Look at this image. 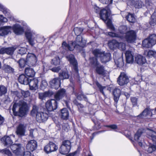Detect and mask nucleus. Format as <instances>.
<instances>
[{"instance_id": "obj_27", "label": "nucleus", "mask_w": 156, "mask_h": 156, "mask_svg": "<svg viewBox=\"0 0 156 156\" xmlns=\"http://www.w3.org/2000/svg\"><path fill=\"white\" fill-rule=\"evenodd\" d=\"M143 133L144 130L143 129H139L135 134L134 136V140L138 142L139 145L141 147L142 146V144L141 142L139 141V139Z\"/></svg>"}, {"instance_id": "obj_54", "label": "nucleus", "mask_w": 156, "mask_h": 156, "mask_svg": "<svg viewBox=\"0 0 156 156\" xmlns=\"http://www.w3.org/2000/svg\"><path fill=\"white\" fill-rule=\"evenodd\" d=\"M38 108L36 105H34L33 107V109L31 111V113L32 115H34L35 114H37L38 112H38Z\"/></svg>"}, {"instance_id": "obj_12", "label": "nucleus", "mask_w": 156, "mask_h": 156, "mask_svg": "<svg viewBox=\"0 0 156 156\" xmlns=\"http://www.w3.org/2000/svg\"><path fill=\"white\" fill-rule=\"evenodd\" d=\"M45 105L48 111H52L57 109L58 107V103L55 100L51 99L47 101Z\"/></svg>"}, {"instance_id": "obj_59", "label": "nucleus", "mask_w": 156, "mask_h": 156, "mask_svg": "<svg viewBox=\"0 0 156 156\" xmlns=\"http://www.w3.org/2000/svg\"><path fill=\"white\" fill-rule=\"evenodd\" d=\"M38 96L39 98L41 100H43L47 97L45 92L44 93H39Z\"/></svg>"}, {"instance_id": "obj_42", "label": "nucleus", "mask_w": 156, "mask_h": 156, "mask_svg": "<svg viewBox=\"0 0 156 156\" xmlns=\"http://www.w3.org/2000/svg\"><path fill=\"white\" fill-rule=\"evenodd\" d=\"M115 64L117 67H122L124 64L123 59L121 58H118L117 59H114Z\"/></svg>"}, {"instance_id": "obj_8", "label": "nucleus", "mask_w": 156, "mask_h": 156, "mask_svg": "<svg viewBox=\"0 0 156 156\" xmlns=\"http://www.w3.org/2000/svg\"><path fill=\"white\" fill-rule=\"evenodd\" d=\"M129 81L126 74L124 72H121L117 78V83L119 85L122 86L126 85Z\"/></svg>"}, {"instance_id": "obj_24", "label": "nucleus", "mask_w": 156, "mask_h": 156, "mask_svg": "<svg viewBox=\"0 0 156 156\" xmlns=\"http://www.w3.org/2000/svg\"><path fill=\"white\" fill-rule=\"evenodd\" d=\"M135 61L140 65L145 66L147 64L145 58L140 55H138L135 57Z\"/></svg>"}, {"instance_id": "obj_49", "label": "nucleus", "mask_w": 156, "mask_h": 156, "mask_svg": "<svg viewBox=\"0 0 156 156\" xmlns=\"http://www.w3.org/2000/svg\"><path fill=\"white\" fill-rule=\"evenodd\" d=\"M19 63V66L21 68L24 67L27 64L26 60H25L24 59L21 58L17 61Z\"/></svg>"}, {"instance_id": "obj_34", "label": "nucleus", "mask_w": 156, "mask_h": 156, "mask_svg": "<svg viewBox=\"0 0 156 156\" xmlns=\"http://www.w3.org/2000/svg\"><path fill=\"white\" fill-rule=\"evenodd\" d=\"M89 62L90 64L93 67H96L100 64L97 58L95 57H92L90 58Z\"/></svg>"}, {"instance_id": "obj_37", "label": "nucleus", "mask_w": 156, "mask_h": 156, "mask_svg": "<svg viewBox=\"0 0 156 156\" xmlns=\"http://www.w3.org/2000/svg\"><path fill=\"white\" fill-rule=\"evenodd\" d=\"M154 45L148 39L146 38L142 42V46L143 47L146 48H150Z\"/></svg>"}, {"instance_id": "obj_53", "label": "nucleus", "mask_w": 156, "mask_h": 156, "mask_svg": "<svg viewBox=\"0 0 156 156\" xmlns=\"http://www.w3.org/2000/svg\"><path fill=\"white\" fill-rule=\"evenodd\" d=\"M48 85L47 82L45 80H42L40 85V88L41 90H44Z\"/></svg>"}, {"instance_id": "obj_13", "label": "nucleus", "mask_w": 156, "mask_h": 156, "mask_svg": "<svg viewBox=\"0 0 156 156\" xmlns=\"http://www.w3.org/2000/svg\"><path fill=\"white\" fill-rule=\"evenodd\" d=\"M58 146L52 142H50L44 148V151L47 154L55 151L58 149Z\"/></svg>"}, {"instance_id": "obj_18", "label": "nucleus", "mask_w": 156, "mask_h": 156, "mask_svg": "<svg viewBox=\"0 0 156 156\" xmlns=\"http://www.w3.org/2000/svg\"><path fill=\"white\" fill-rule=\"evenodd\" d=\"M153 111L154 109H151L148 108H146L141 113L137 116V117L143 118L148 116H151L152 115L154 114V112H153Z\"/></svg>"}, {"instance_id": "obj_61", "label": "nucleus", "mask_w": 156, "mask_h": 156, "mask_svg": "<svg viewBox=\"0 0 156 156\" xmlns=\"http://www.w3.org/2000/svg\"><path fill=\"white\" fill-rule=\"evenodd\" d=\"M47 97H51L54 94V92L51 90L45 92Z\"/></svg>"}, {"instance_id": "obj_3", "label": "nucleus", "mask_w": 156, "mask_h": 156, "mask_svg": "<svg viewBox=\"0 0 156 156\" xmlns=\"http://www.w3.org/2000/svg\"><path fill=\"white\" fill-rule=\"evenodd\" d=\"M65 97V99L63 100L65 103L66 105L68 108L69 107V103L70 102V98L69 97L66 95V90L63 88L60 89L54 94V99L57 102L62 100L64 97Z\"/></svg>"}, {"instance_id": "obj_56", "label": "nucleus", "mask_w": 156, "mask_h": 156, "mask_svg": "<svg viewBox=\"0 0 156 156\" xmlns=\"http://www.w3.org/2000/svg\"><path fill=\"white\" fill-rule=\"evenodd\" d=\"M156 149V147L154 145H151L148 147L147 151L149 153H151L155 151Z\"/></svg>"}, {"instance_id": "obj_4", "label": "nucleus", "mask_w": 156, "mask_h": 156, "mask_svg": "<svg viewBox=\"0 0 156 156\" xmlns=\"http://www.w3.org/2000/svg\"><path fill=\"white\" fill-rule=\"evenodd\" d=\"M119 37L123 40L128 43H132L136 40V34L134 30H129L124 36H120Z\"/></svg>"}, {"instance_id": "obj_62", "label": "nucleus", "mask_w": 156, "mask_h": 156, "mask_svg": "<svg viewBox=\"0 0 156 156\" xmlns=\"http://www.w3.org/2000/svg\"><path fill=\"white\" fill-rule=\"evenodd\" d=\"M156 54V52L152 50H149L147 54V56L149 57L154 56Z\"/></svg>"}, {"instance_id": "obj_14", "label": "nucleus", "mask_w": 156, "mask_h": 156, "mask_svg": "<svg viewBox=\"0 0 156 156\" xmlns=\"http://www.w3.org/2000/svg\"><path fill=\"white\" fill-rule=\"evenodd\" d=\"M48 117L47 113L42 112H38L36 115V119L39 122H43L47 120Z\"/></svg>"}, {"instance_id": "obj_16", "label": "nucleus", "mask_w": 156, "mask_h": 156, "mask_svg": "<svg viewBox=\"0 0 156 156\" xmlns=\"http://www.w3.org/2000/svg\"><path fill=\"white\" fill-rule=\"evenodd\" d=\"M37 147V144L36 141L31 140L28 142L26 145L27 149L29 151H33Z\"/></svg>"}, {"instance_id": "obj_50", "label": "nucleus", "mask_w": 156, "mask_h": 156, "mask_svg": "<svg viewBox=\"0 0 156 156\" xmlns=\"http://www.w3.org/2000/svg\"><path fill=\"white\" fill-rule=\"evenodd\" d=\"M134 5L135 8L139 9L142 7L144 4L141 1H137L135 2Z\"/></svg>"}, {"instance_id": "obj_52", "label": "nucleus", "mask_w": 156, "mask_h": 156, "mask_svg": "<svg viewBox=\"0 0 156 156\" xmlns=\"http://www.w3.org/2000/svg\"><path fill=\"white\" fill-rule=\"evenodd\" d=\"M83 30L82 28L78 27L75 28L74 29V32L77 36H80V34L82 32Z\"/></svg>"}, {"instance_id": "obj_47", "label": "nucleus", "mask_w": 156, "mask_h": 156, "mask_svg": "<svg viewBox=\"0 0 156 156\" xmlns=\"http://www.w3.org/2000/svg\"><path fill=\"white\" fill-rule=\"evenodd\" d=\"M148 38L154 45L156 44V34H151Z\"/></svg>"}, {"instance_id": "obj_2", "label": "nucleus", "mask_w": 156, "mask_h": 156, "mask_svg": "<svg viewBox=\"0 0 156 156\" xmlns=\"http://www.w3.org/2000/svg\"><path fill=\"white\" fill-rule=\"evenodd\" d=\"M111 13L110 9L108 8H105L100 10L99 16L101 19L106 23L108 27L112 30H114L115 29L112 24L111 20L109 18Z\"/></svg>"}, {"instance_id": "obj_43", "label": "nucleus", "mask_w": 156, "mask_h": 156, "mask_svg": "<svg viewBox=\"0 0 156 156\" xmlns=\"http://www.w3.org/2000/svg\"><path fill=\"white\" fill-rule=\"evenodd\" d=\"M103 52H102L99 49H95L93 51V54L96 58H100L103 55L102 53Z\"/></svg>"}, {"instance_id": "obj_7", "label": "nucleus", "mask_w": 156, "mask_h": 156, "mask_svg": "<svg viewBox=\"0 0 156 156\" xmlns=\"http://www.w3.org/2000/svg\"><path fill=\"white\" fill-rule=\"evenodd\" d=\"M71 44L74 46L75 48L80 50L86 45V41L83 40V38L81 36H78L76 40L74 42L71 41Z\"/></svg>"}, {"instance_id": "obj_30", "label": "nucleus", "mask_w": 156, "mask_h": 156, "mask_svg": "<svg viewBox=\"0 0 156 156\" xmlns=\"http://www.w3.org/2000/svg\"><path fill=\"white\" fill-rule=\"evenodd\" d=\"M25 73L29 77H33L35 76V72L33 68L30 67H26L25 69Z\"/></svg>"}, {"instance_id": "obj_55", "label": "nucleus", "mask_w": 156, "mask_h": 156, "mask_svg": "<svg viewBox=\"0 0 156 156\" xmlns=\"http://www.w3.org/2000/svg\"><path fill=\"white\" fill-rule=\"evenodd\" d=\"M73 93L76 96L77 99L81 101L82 100L83 97H84V94L83 92H81L80 94H79L74 92Z\"/></svg>"}, {"instance_id": "obj_1", "label": "nucleus", "mask_w": 156, "mask_h": 156, "mask_svg": "<svg viewBox=\"0 0 156 156\" xmlns=\"http://www.w3.org/2000/svg\"><path fill=\"white\" fill-rule=\"evenodd\" d=\"M19 107L18 104L15 103L13 106L12 109L14 115L15 116H19L20 117L24 116L28 110V107L27 103L23 100L19 101Z\"/></svg>"}, {"instance_id": "obj_60", "label": "nucleus", "mask_w": 156, "mask_h": 156, "mask_svg": "<svg viewBox=\"0 0 156 156\" xmlns=\"http://www.w3.org/2000/svg\"><path fill=\"white\" fill-rule=\"evenodd\" d=\"M113 0H99L101 3L103 4H112Z\"/></svg>"}, {"instance_id": "obj_31", "label": "nucleus", "mask_w": 156, "mask_h": 156, "mask_svg": "<svg viewBox=\"0 0 156 156\" xmlns=\"http://www.w3.org/2000/svg\"><path fill=\"white\" fill-rule=\"evenodd\" d=\"M69 76L70 75L67 71L63 70L59 73L58 78L60 80H63L68 79Z\"/></svg>"}, {"instance_id": "obj_22", "label": "nucleus", "mask_w": 156, "mask_h": 156, "mask_svg": "<svg viewBox=\"0 0 156 156\" xmlns=\"http://www.w3.org/2000/svg\"><path fill=\"white\" fill-rule=\"evenodd\" d=\"M12 27L10 26H5L0 27V35L5 36L11 33Z\"/></svg>"}, {"instance_id": "obj_41", "label": "nucleus", "mask_w": 156, "mask_h": 156, "mask_svg": "<svg viewBox=\"0 0 156 156\" xmlns=\"http://www.w3.org/2000/svg\"><path fill=\"white\" fill-rule=\"evenodd\" d=\"M126 18V19L130 23H133L135 21L134 15L133 14L129 13Z\"/></svg>"}, {"instance_id": "obj_25", "label": "nucleus", "mask_w": 156, "mask_h": 156, "mask_svg": "<svg viewBox=\"0 0 156 156\" xmlns=\"http://www.w3.org/2000/svg\"><path fill=\"white\" fill-rule=\"evenodd\" d=\"M95 68V71L97 73L104 77L106 76V71L103 66L100 64Z\"/></svg>"}, {"instance_id": "obj_51", "label": "nucleus", "mask_w": 156, "mask_h": 156, "mask_svg": "<svg viewBox=\"0 0 156 156\" xmlns=\"http://www.w3.org/2000/svg\"><path fill=\"white\" fill-rule=\"evenodd\" d=\"M27 51V49L25 47H21L19 49L18 51V54L22 55L25 54ZM17 55L16 56L18 55Z\"/></svg>"}, {"instance_id": "obj_33", "label": "nucleus", "mask_w": 156, "mask_h": 156, "mask_svg": "<svg viewBox=\"0 0 156 156\" xmlns=\"http://www.w3.org/2000/svg\"><path fill=\"white\" fill-rule=\"evenodd\" d=\"M126 62L130 63L133 61V56L132 52L130 51H127L125 53Z\"/></svg>"}, {"instance_id": "obj_40", "label": "nucleus", "mask_w": 156, "mask_h": 156, "mask_svg": "<svg viewBox=\"0 0 156 156\" xmlns=\"http://www.w3.org/2000/svg\"><path fill=\"white\" fill-rule=\"evenodd\" d=\"M119 31L120 33L122 34L121 36H124L128 30V28L126 26H122L120 27L119 28ZM120 35H119L118 37H119Z\"/></svg>"}, {"instance_id": "obj_21", "label": "nucleus", "mask_w": 156, "mask_h": 156, "mask_svg": "<svg viewBox=\"0 0 156 156\" xmlns=\"http://www.w3.org/2000/svg\"><path fill=\"white\" fill-rule=\"evenodd\" d=\"M50 87L56 90L57 89L60 85V80L58 78L53 79L49 82Z\"/></svg>"}, {"instance_id": "obj_5", "label": "nucleus", "mask_w": 156, "mask_h": 156, "mask_svg": "<svg viewBox=\"0 0 156 156\" xmlns=\"http://www.w3.org/2000/svg\"><path fill=\"white\" fill-rule=\"evenodd\" d=\"M10 148L16 156H23L25 149L21 144H13L10 146Z\"/></svg>"}, {"instance_id": "obj_26", "label": "nucleus", "mask_w": 156, "mask_h": 156, "mask_svg": "<svg viewBox=\"0 0 156 156\" xmlns=\"http://www.w3.org/2000/svg\"><path fill=\"white\" fill-rule=\"evenodd\" d=\"M3 144L5 146L8 147L12 145V140L10 138V137L9 136H5L3 137L1 140Z\"/></svg>"}, {"instance_id": "obj_63", "label": "nucleus", "mask_w": 156, "mask_h": 156, "mask_svg": "<svg viewBox=\"0 0 156 156\" xmlns=\"http://www.w3.org/2000/svg\"><path fill=\"white\" fill-rule=\"evenodd\" d=\"M25 34L28 40L32 38V34L31 32L29 31H27L25 32Z\"/></svg>"}, {"instance_id": "obj_48", "label": "nucleus", "mask_w": 156, "mask_h": 156, "mask_svg": "<svg viewBox=\"0 0 156 156\" xmlns=\"http://www.w3.org/2000/svg\"><path fill=\"white\" fill-rule=\"evenodd\" d=\"M7 91L6 87L2 85H0V96L5 94Z\"/></svg>"}, {"instance_id": "obj_46", "label": "nucleus", "mask_w": 156, "mask_h": 156, "mask_svg": "<svg viewBox=\"0 0 156 156\" xmlns=\"http://www.w3.org/2000/svg\"><path fill=\"white\" fill-rule=\"evenodd\" d=\"M60 59L58 56L55 57L54 58L52 59L51 61V63L57 66L60 64Z\"/></svg>"}, {"instance_id": "obj_29", "label": "nucleus", "mask_w": 156, "mask_h": 156, "mask_svg": "<svg viewBox=\"0 0 156 156\" xmlns=\"http://www.w3.org/2000/svg\"><path fill=\"white\" fill-rule=\"evenodd\" d=\"M61 117L64 120H67L69 118V112L67 108H64L61 109Z\"/></svg>"}, {"instance_id": "obj_15", "label": "nucleus", "mask_w": 156, "mask_h": 156, "mask_svg": "<svg viewBox=\"0 0 156 156\" xmlns=\"http://www.w3.org/2000/svg\"><path fill=\"white\" fill-rule=\"evenodd\" d=\"M112 93L115 104H116L121 94V90L117 87H115L113 90Z\"/></svg>"}, {"instance_id": "obj_9", "label": "nucleus", "mask_w": 156, "mask_h": 156, "mask_svg": "<svg viewBox=\"0 0 156 156\" xmlns=\"http://www.w3.org/2000/svg\"><path fill=\"white\" fill-rule=\"evenodd\" d=\"M37 61L36 56L34 54L28 53L26 56L27 65L29 66H35Z\"/></svg>"}, {"instance_id": "obj_32", "label": "nucleus", "mask_w": 156, "mask_h": 156, "mask_svg": "<svg viewBox=\"0 0 156 156\" xmlns=\"http://www.w3.org/2000/svg\"><path fill=\"white\" fill-rule=\"evenodd\" d=\"M19 82L22 84L27 85L29 83V78L24 74L20 75L18 78Z\"/></svg>"}, {"instance_id": "obj_28", "label": "nucleus", "mask_w": 156, "mask_h": 156, "mask_svg": "<svg viewBox=\"0 0 156 156\" xmlns=\"http://www.w3.org/2000/svg\"><path fill=\"white\" fill-rule=\"evenodd\" d=\"M100 59L102 63H105L108 62L110 60L111 55L109 53H105L103 52Z\"/></svg>"}, {"instance_id": "obj_23", "label": "nucleus", "mask_w": 156, "mask_h": 156, "mask_svg": "<svg viewBox=\"0 0 156 156\" xmlns=\"http://www.w3.org/2000/svg\"><path fill=\"white\" fill-rule=\"evenodd\" d=\"M38 80L36 78H34L29 81L28 84L29 85L30 89L32 90H36L38 88Z\"/></svg>"}, {"instance_id": "obj_57", "label": "nucleus", "mask_w": 156, "mask_h": 156, "mask_svg": "<svg viewBox=\"0 0 156 156\" xmlns=\"http://www.w3.org/2000/svg\"><path fill=\"white\" fill-rule=\"evenodd\" d=\"M28 42L30 44L32 47L37 42V41L33 37L28 40Z\"/></svg>"}, {"instance_id": "obj_17", "label": "nucleus", "mask_w": 156, "mask_h": 156, "mask_svg": "<svg viewBox=\"0 0 156 156\" xmlns=\"http://www.w3.org/2000/svg\"><path fill=\"white\" fill-rule=\"evenodd\" d=\"M26 131V126L23 124H20L17 128L16 133L19 137L24 136Z\"/></svg>"}, {"instance_id": "obj_64", "label": "nucleus", "mask_w": 156, "mask_h": 156, "mask_svg": "<svg viewBox=\"0 0 156 156\" xmlns=\"http://www.w3.org/2000/svg\"><path fill=\"white\" fill-rule=\"evenodd\" d=\"M61 69L60 66L53 67L50 69V70L54 72L58 73Z\"/></svg>"}, {"instance_id": "obj_39", "label": "nucleus", "mask_w": 156, "mask_h": 156, "mask_svg": "<svg viewBox=\"0 0 156 156\" xmlns=\"http://www.w3.org/2000/svg\"><path fill=\"white\" fill-rule=\"evenodd\" d=\"M3 68L6 72L9 73H13L14 72V69L9 65L4 64L3 66Z\"/></svg>"}, {"instance_id": "obj_38", "label": "nucleus", "mask_w": 156, "mask_h": 156, "mask_svg": "<svg viewBox=\"0 0 156 156\" xmlns=\"http://www.w3.org/2000/svg\"><path fill=\"white\" fill-rule=\"evenodd\" d=\"M119 45V43L116 40H113L109 42L108 45L111 49H114L118 47Z\"/></svg>"}, {"instance_id": "obj_58", "label": "nucleus", "mask_w": 156, "mask_h": 156, "mask_svg": "<svg viewBox=\"0 0 156 156\" xmlns=\"http://www.w3.org/2000/svg\"><path fill=\"white\" fill-rule=\"evenodd\" d=\"M2 152L3 154H6L8 156H12V154L9 150L4 149L2 151Z\"/></svg>"}, {"instance_id": "obj_45", "label": "nucleus", "mask_w": 156, "mask_h": 156, "mask_svg": "<svg viewBox=\"0 0 156 156\" xmlns=\"http://www.w3.org/2000/svg\"><path fill=\"white\" fill-rule=\"evenodd\" d=\"M74 104L77 106L79 111L81 112H84L83 108L84 106L82 104L79 103L77 101H74Z\"/></svg>"}, {"instance_id": "obj_36", "label": "nucleus", "mask_w": 156, "mask_h": 156, "mask_svg": "<svg viewBox=\"0 0 156 156\" xmlns=\"http://www.w3.org/2000/svg\"><path fill=\"white\" fill-rule=\"evenodd\" d=\"M91 120L94 124V126L93 127V129L94 130L99 129L101 128L100 123L99 122L100 121H99L94 117L92 118Z\"/></svg>"}, {"instance_id": "obj_19", "label": "nucleus", "mask_w": 156, "mask_h": 156, "mask_svg": "<svg viewBox=\"0 0 156 156\" xmlns=\"http://www.w3.org/2000/svg\"><path fill=\"white\" fill-rule=\"evenodd\" d=\"M147 137L151 140L154 143H156V132L152 129H148L147 132Z\"/></svg>"}, {"instance_id": "obj_10", "label": "nucleus", "mask_w": 156, "mask_h": 156, "mask_svg": "<svg viewBox=\"0 0 156 156\" xmlns=\"http://www.w3.org/2000/svg\"><path fill=\"white\" fill-rule=\"evenodd\" d=\"M18 47V46L16 45L11 47L2 48L0 49V54H6L10 56H12Z\"/></svg>"}, {"instance_id": "obj_11", "label": "nucleus", "mask_w": 156, "mask_h": 156, "mask_svg": "<svg viewBox=\"0 0 156 156\" xmlns=\"http://www.w3.org/2000/svg\"><path fill=\"white\" fill-rule=\"evenodd\" d=\"M66 57L69 61L70 64L72 66L73 69L75 72L76 73H77L78 72V63L74 55L72 54H70L66 56Z\"/></svg>"}, {"instance_id": "obj_35", "label": "nucleus", "mask_w": 156, "mask_h": 156, "mask_svg": "<svg viewBox=\"0 0 156 156\" xmlns=\"http://www.w3.org/2000/svg\"><path fill=\"white\" fill-rule=\"evenodd\" d=\"M62 47L63 48L67 51L68 50L72 51L75 48L74 46L72 45L71 43L70 45L67 44L65 41L63 42L62 44Z\"/></svg>"}, {"instance_id": "obj_20", "label": "nucleus", "mask_w": 156, "mask_h": 156, "mask_svg": "<svg viewBox=\"0 0 156 156\" xmlns=\"http://www.w3.org/2000/svg\"><path fill=\"white\" fill-rule=\"evenodd\" d=\"M13 32L16 35H21L24 32L23 27L19 24L16 23L12 27Z\"/></svg>"}, {"instance_id": "obj_44", "label": "nucleus", "mask_w": 156, "mask_h": 156, "mask_svg": "<svg viewBox=\"0 0 156 156\" xmlns=\"http://www.w3.org/2000/svg\"><path fill=\"white\" fill-rule=\"evenodd\" d=\"M95 84L96 85L97 87L98 88L100 92L105 97L106 96L105 95V94L103 91V90L106 88V87L105 86H102L98 82L96 81L95 82Z\"/></svg>"}, {"instance_id": "obj_6", "label": "nucleus", "mask_w": 156, "mask_h": 156, "mask_svg": "<svg viewBox=\"0 0 156 156\" xmlns=\"http://www.w3.org/2000/svg\"><path fill=\"white\" fill-rule=\"evenodd\" d=\"M71 147V144L70 141L69 140H65L62 141L58 150L60 154H66L70 151Z\"/></svg>"}]
</instances>
